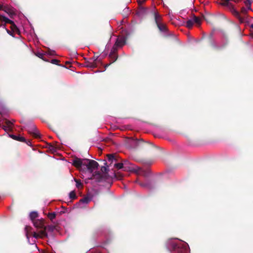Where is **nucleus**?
I'll return each mask as SVG.
<instances>
[{
  "label": "nucleus",
  "mask_w": 253,
  "mask_h": 253,
  "mask_svg": "<svg viewBox=\"0 0 253 253\" xmlns=\"http://www.w3.org/2000/svg\"><path fill=\"white\" fill-rule=\"evenodd\" d=\"M221 4L227 7L234 16L238 19L240 23H243L245 21V17L241 16L239 12L234 8V5L230 2V0H222Z\"/></svg>",
  "instance_id": "nucleus-1"
},
{
  "label": "nucleus",
  "mask_w": 253,
  "mask_h": 253,
  "mask_svg": "<svg viewBox=\"0 0 253 253\" xmlns=\"http://www.w3.org/2000/svg\"><path fill=\"white\" fill-rule=\"evenodd\" d=\"M90 160L75 158L73 161V165L83 171H86L88 163Z\"/></svg>",
  "instance_id": "nucleus-2"
},
{
  "label": "nucleus",
  "mask_w": 253,
  "mask_h": 253,
  "mask_svg": "<svg viewBox=\"0 0 253 253\" xmlns=\"http://www.w3.org/2000/svg\"><path fill=\"white\" fill-rule=\"evenodd\" d=\"M122 162L124 166V170L125 171H135L138 173L141 170L140 168L134 167L133 165L127 160H124Z\"/></svg>",
  "instance_id": "nucleus-3"
},
{
  "label": "nucleus",
  "mask_w": 253,
  "mask_h": 253,
  "mask_svg": "<svg viewBox=\"0 0 253 253\" xmlns=\"http://www.w3.org/2000/svg\"><path fill=\"white\" fill-rule=\"evenodd\" d=\"M209 42L211 45L217 50H219L222 48H225L228 44V42H223L220 45H217L212 40V36L211 35L209 37Z\"/></svg>",
  "instance_id": "nucleus-4"
},
{
  "label": "nucleus",
  "mask_w": 253,
  "mask_h": 253,
  "mask_svg": "<svg viewBox=\"0 0 253 253\" xmlns=\"http://www.w3.org/2000/svg\"><path fill=\"white\" fill-rule=\"evenodd\" d=\"M99 166L98 163L94 160H90L88 163V167L86 170L92 173L94 170L97 169Z\"/></svg>",
  "instance_id": "nucleus-5"
},
{
  "label": "nucleus",
  "mask_w": 253,
  "mask_h": 253,
  "mask_svg": "<svg viewBox=\"0 0 253 253\" xmlns=\"http://www.w3.org/2000/svg\"><path fill=\"white\" fill-rule=\"evenodd\" d=\"M28 132L32 134L35 138H40L41 135L39 131L37 129L36 126L34 124H31L30 129L28 130Z\"/></svg>",
  "instance_id": "nucleus-6"
},
{
  "label": "nucleus",
  "mask_w": 253,
  "mask_h": 253,
  "mask_svg": "<svg viewBox=\"0 0 253 253\" xmlns=\"http://www.w3.org/2000/svg\"><path fill=\"white\" fill-rule=\"evenodd\" d=\"M55 227L53 225H48L47 226H44V229L40 231V234L42 237H47V232H53Z\"/></svg>",
  "instance_id": "nucleus-7"
},
{
  "label": "nucleus",
  "mask_w": 253,
  "mask_h": 253,
  "mask_svg": "<svg viewBox=\"0 0 253 253\" xmlns=\"http://www.w3.org/2000/svg\"><path fill=\"white\" fill-rule=\"evenodd\" d=\"M148 13V9L143 5L138 6V10L136 12L137 14L140 17H142Z\"/></svg>",
  "instance_id": "nucleus-8"
},
{
  "label": "nucleus",
  "mask_w": 253,
  "mask_h": 253,
  "mask_svg": "<svg viewBox=\"0 0 253 253\" xmlns=\"http://www.w3.org/2000/svg\"><path fill=\"white\" fill-rule=\"evenodd\" d=\"M35 227L38 228L44 229V220L43 219H37L33 222Z\"/></svg>",
  "instance_id": "nucleus-9"
},
{
  "label": "nucleus",
  "mask_w": 253,
  "mask_h": 253,
  "mask_svg": "<svg viewBox=\"0 0 253 253\" xmlns=\"http://www.w3.org/2000/svg\"><path fill=\"white\" fill-rule=\"evenodd\" d=\"M126 42V38L124 36H120L117 38L115 44H116L119 47H122V46L125 44Z\"/></svg>",
  "instance_id": "nucleus-10"
},
{
  "label": "nucleus",
  "mask_w": 253,
  "mask_h": 253,
  "mask_svg": "<svg viewBox=\"0 0 253 253\" xmlns=\"http://www.w3.org/2000/svg\"><path fill=\"white\" fill-rule=\"evenodd\" d=\"M153 15L154 17V20L156 25L162 23V18L161 15H160L157 12H153Z\"/></svg>",
  "instance_id": "nucleus-11"
},
{
  "label": "nucleus",
  "mask_w": 253,
  "mask_h": 253,
  "mask_svg": "<svg viewBox=\"0 0 253 253\" xmlns=\"http://www.w3.org/2000/svg\"><path fill=\"white\" fill-rule=\"evenodd\" d=\"M157 26L160 32H163V33H165L166 34L168 33V28H167V26L165 24H164L163 22L160 24H157Z\"/></svg>",
  "instance_id": "nucleus-12"
},
{
  "label": "nucleus",
  "mask_w": 253,
  "mask_h": 253,
  "mask_svg": "<svg viewBox=\"0 0 253 253\" xmlns=\"http://www.w3.org/2000/svg\"><path fill=\"white\" fill-rule=\"evenodd\" d=\"M97 60V58L94 60H92V61H88L85 62V66L87 67L94 68L97 67V64L96 61Z\"/></svg>",
  "instance_id": "nucleus-13"
},
{
  "label": "nucleus",
  "mask_w": 253,
  "mask_h": 253,
  "mask_svg": "<svg viewBox=\"0 0 253 253\" xmlns=\"http://www.w3.org/2000/svg\"><path fill=\"white\" fill-rule=\"evenodd\" d=\"M32 228L29 226H26L25 228L26 235L28 239H29L30 236L33 234V232L32 231Z\"/></svg>",
  "instance_id": "nucleus-14"
},
{
  "label": "nucleus",
  "mask_w": 253,
  "mask_h": 253,
  "mask_svg": "<svg viewBox=\"0 0 253 253\" xmlns=\"http://www.w3.org/2000/svg\"><path fill=\"white\" fill-rule=\"evenodd\" d=\"M4 124L3 125V128L4 130H8L11 129L12 126L13 125V123L8 120H5Z\"/></svg>",
  "instance_id": "nucleus-15"
},
{
  "label": "nucleus",
  "mask_w": 253,
  "mask_h": 253,
  "mask_svg": "<svg viewBox=\"0 0 253 253\" xmlns=\"http://www.w3.org/2000/svg\"><path fill=\"white\" fill-rule=\"evenodd\" d=\"M9 136L11 138L17 141L20 142L26 141V139L24 137L20 136V135L17 136L14 134H10Z\"/></svg>",
  "instance_id": "nucleus-16"
},
{
  "label": "nucleus",
  "mask_w": 253,
  "mask_h": 253,
  "mask_svg": "<svg viewBox=\"0 0 253 253\" xmlns=\"http://www.w3.org/2000/svg\"><path fill=\"white\" fill-rule=\"evenodd\" d=\"M113 55L112 56H110V53L109 54V57L110 59V61H111V62L108 65H107L106 66V67L107 66H109L111 64L114 63V62H115L117 59H118V55L117 54H116V53H113L112 54Z\"/></svg>",
  "instance_id": "nucleus-17"
},
{
  "label": "nucleus",
  "mask_w": 253,
  "mask_h": 253,
  "mask_svg": "<svg viewBox=\"0 0 253 253\" xmlns=\"http://www.w3.org/2000/svg\"><path fill=\"white\" fill-rule=\"evenodd\" d=\"M10 28L12 32L20 34V31L14 22L10 25Z\"/></svg>",
  "instance_id": "nucleus-18"
},
{
  "label": "nucleus",
  "mask_w": 253,
  "mask_h": 253,
  "mask_svg": "<svg viewBox=\"0 0 253 253\" xmlns=\"http://www.w3.org/2000/svg\"><path fill=\"white\" fill-rule=\"evenodd\" d=\"M30 219L33 222L36 220L35 219L38 217V213L36 211H32L30 214Z\"/></svg>",
  "instance_id": "nucleus-19"
},
{
  "label": "nucleus",
  "mask_w": 253,
  "mask_h": 253,
  "mask_svg": "<svg viewBox=\"0 0 253 253\" xmlns=\"http://www.w3.org/2000/svg\"><path fill=\"white\" fill-rule=\"evenodd\" d=\"M91 201V198L88 197H85L81 199L79 201V204L84 203L85 204H88Z\"/></svg>",
  "instance_id": "nucleus-20"
},
{
  "label": "nucleus",
  "mask_w": 253,
  "mask_h": 253,
  "mask_svg": "<svg viewBox=\"0 0 253 253\" xmlns=\"http://www.w3.org/2000/svg\"><path fill=\"white\" fill-rule=\"evenodd\" d=\"M133 141H134L133 142H134V144L135 145L136 147L141 146L144 144L143 140L142 139H135L133 140Z\"/></svg>",
  "instance_id": "nucleus-21"
},
{
  "label": "nucleus",
  "mask_w": 253,
  "mask_h": 253,
  "mask_svg": "<svg viewBox=\"0 0 253 253\" xmlns=\"http://www.w3.org/2000/svg\"><path fill=\"white\" fill-rule=\"evenodd\" d=\"M56 214L55 212H48L47 214V217L51 221H53V219L56 217Z\"/></svg>",
  "instance_id": "nucleus-22"
},
{
  "label": "nucleus",
  "mask_w": 253,
  "mask_h": 253,
  "mask_svg": "<svg viewBox=\"0 0 253 253\" xmlns=\"http://www.w3.org/2000/svg\"><path fill=\"white\" fill-rule=\"evenodd\" d=\"M1 20L2 21L4 22L5 23L10 24V25L11 24H13V23L14 22L13 21L10 20L9 19H8V18H7L5 16H2Z\"/></svg>",
  "instance_id": "nucleus-23"
},
{
  "label": "nucleus",
  "mask_w": 253,
  "mask_h": 253,
  "mask_svg": "<svg viewBox=\"0 0 253 253\" xmlns=\"http://www.w3.org/2000/svg\"><path fill=\"white\" fill-rule=\"evenodd\" d=\"M194 22L192 20H188L186 21V27L188 29H191L193 26Z\"/></svg>",
  "instance_id": "nucleus-24"
},
{
  "label": "nucleus",
  "mask_w": 253,
  "mask_h": 253,
  "mask_svg": "<svg viewBox=\"0 0 253 253\" xmlns=\"http://www.w3.org/2000/svg\"><path fill=\"white\" fill-rule=\"evenodd\" d=\"M118 47H119L117 45H116V44L114 45V46H113V47L111 50V52H110V56H112L113 55L112 54L113 53L117 54Z\"/></svg>",
  "instance_id": "nucleus-25"
},
{
  "label": "nucleus",
  "mask_w": 253,
  "mask_h": 253,
  "mask_svg": "<svg viewBox=\"0 0 253 253\" xmlns=\"http://www.w3.org/2000/svg\"><path fill=\"white\" fill-rule=\"evenodd\" d=\"M116 156L114 154H108L107 157L109 161H111L112 162L114 160L117 161Z\"/></svg>",
  "instance_id": "nucleus-26"
},
{
  "label": "nucleus",
  "mask_w": 253,
  "mask_h": 253,
  "mask_svg": "<svg viewBox=\"0 0 253 253\" xmlns=\"http://www.w3.org/2000/svg\"><path fill=\"white\" fill-rule=\"evenodd\" d=\"M69 197L72 200H74L77 198L76 193L74 191H72L70 192Z\"/></svg>",
  "instance_id": "nucleus-27"
},
{
  "label": "nucleus",
  "mask_w": 253,
  "mask_h": 253,
  "mask_svg": "<svg viewBox=\"0 0 253 253\" xmlns=\"http://www.w3.org/2000/svg\"><path fill=\"white\" fill-rule=\"evenodd\" d=\"M74 179H75V182H76V187L79 189L82 188L83 186V185L82 183L80 181V180H79L77 179H76V178H75Z\"/></svg>",
  "instance_id": "nucleus-28"
},
{
  "label": "nucleus",
  "mask_w": 253,
  "mask_h": 253,
  "mask_svg": "<svg viewBox=\"0 0 253 253\" xmlns=\"http://www.w3.org/2000/svg\"><path fill=\"white\" fill-rule=\"evenodd\" d=\"M193 19H194V23H196L198 25L201 24V19L199 17L196 16L195 15H193Z\"/></svg>",
  "instance_id": "nucleus-29"
},
{
  "label": "nucleus",
  "mask_w": 253,
  "mask_h": 253,
  "mask_svg": "<svg viewBox=\"0 0 253 253\" xmlns=\"http://www.w3.org/2000/svg\"><path fill=\"white\" fill-rule=\"evenodd\" d=\"M114 167L118 169H124V166L123 162L118 163L114 164Z\"/></svg>",
  "instance_id": "nucleus-30"
},
{
  "label": "nucleus",
  "mask_w": 253,
  "mask_h": 253,
  "mask_svg": "<svg viewBox=\"0 0 253 253\" xmlns=\"http://www.w3.org/2000/svg\"><path fill=\"white\" fill-rule=\"evenodd\" d=\"M107 167H108L102 166L101 168V170L102 173H107L108 172V171H109V169H108Z\"/></svg>",
  "instance_id": "nucleus-31"
},
{
  "label": "nucleus",
  "mask_w": 253,
  "mask_h": 253,
  "mask_svg": "<svg viewBox=\"0 0 253 253\" xmlns=\"http://www.w3.org/2000/svg\"><path fill=\"white\" fill-rule=\"evenodd\" d=\"M35 54L38 57L42 59L43 60H45V59L43 58L44 57V54L43 53L38 52H37Z\"/></svg>",
  "instance_id": "nucleus-32"
},
{
  "label": "nucleus",
  "mask_w": 253,
  "mask_h": 253,
  "mask_svg": "<svg viewBox=\"0 0 253 253\" xmlns=\"http://www.w3.org/2000/svg\"><path fill=\"white\" fill-rule=\"evenodd\" d=\"M32 235H33V236L34 238H35L36 239H38L39 237L43 238L42 237V236H41V235L40 234V232L39 233V234H38V233H37L35 232H33Z\"/></svg>",
  "instance_id": "nucleus-33"
},
{
  "label": "nucleus",
  "mask_w": 253,
  "mask_h": 253,
  "mask_svg": "<svg viewBox=\"0 0 253 253\" xmlns=\"http://www.w3.org/2000/svg\"><path fill=\"white\" fill-rule=\"evenodd\" d=\"M241 12L242 13L245 14V15L244 16H242V17H245V21H246V15L245 14L247 13V9L246 8H245V7H242V9H241ZM246 21H245L244 23H245Z\"/></svg>",
  "instance_id": "nucleus-34"
},
{
  "label": "nucleus",
  "mask_w": 253,
  "mask_h": 253,
  "mask_svg": "<svg viewBox=\"0 0 253 253\" xmlns=\"http://www.w3.org/2000/svg\"><path fill=\"white\" fill-rule=\"evenodd\" d=\"M245 4L246 5L247 7H248V9H251V3L250 1V0H246L245 1Z\"/></svg>",
  "instance_id": "nucleus-35"
},
{
  "label": "nucleus",
  "mask_w": 253,
  "mask_h": 253,
  "mask_svg": "<svg viewBox=\"0 0 253 253\" xmlns=\"http://www.w3.org/2000/svg\"><path fill=\"white\" fill-rule=\"evenodd\" d=\"M93 176H96L97 178H99L100 179L102 178L101 174H100L99 171H96L95 172L94 174H93Z\"/></svg>",
  "instance_id": "nucleus-36"
},
{
  "label": "nucleus",
  "mask_w": 253,
  "mask_h": 253,
  "mask_svg": "<svg viewBox=\"0 0 253 253\" xmlns=\"http://www.w3.org/2000/svg\"><path fill=\"white\" fill-rule=\"evenodd\" d=\"M59 62V61L58 60L55 59L51 60V63H52L53 64H56V65H59L58 64Z\"/></svg>",
  "instance_id": "nucleus-37"
},
{
  "label": "nucleus",
  "mask_w": 253,
  "mask_h": 253,
  "mask_svg": "<svg viewBox=\"0 0 253 253\" xmlns=\"http://www.w3.org/2000/svg\"><path fill=\"white\" fill-rule=\"evenodd\" d=\"M146 0H138V6L142 5V4Z\"/></svg>",
  "instance_id": "nucleus-38"
},
{
  "label": "nucleus",
  "mask_w": 253,
  "mask_h": 253,
  "mask_svg": "<svg viewBox=\"0 0 253 253\" xmlns=\"http://www.w3.org/2000/svg\"><path fill=\"white\" fill-rule=\"evenodd\" d=\"M24 142L26 143L29 146H31L32 145V143L31 142L30 140H27L26 139V141H24Z\"/></svg>",
  "instance_id": "nucleus-39"
},
{
  "label": "nucleus",
  "mask_w": 253,
  "mask_h": 253,
  "mask_svg": "<svg viewBox=\"0 0 253 253\" xmlns=\"http://www.w3.org/2000/svg\"><path fill=\"white\" fill-rule=\"evenodd\" d=\"M7 32L10 35H11L13 37H14V35L12 34V32L9 31V30H7Z\"/></svg>",
  "instance_id": "nucleus-40"
},
{
  "label": "nucleus",
  "mask_w": 253,
  "mask_h": 253,
  "mask_svg": "<svg viewBox=\"0 0 253 253\" xmlns=\"http://www.w3.org/2000/svg\"><path fill=\"white\" fill-rule=\"evenodd\" d=\"M230 1H233L236 3H238L241 1V0H230Z\"/></svg>",
  "instance_id": "nucleus-41"
},
{
  "label": "nucleus",
  "mask_w": 253,
  "mask_h": 253,
  "mask_svg": "<svg viewBox=\"0 0 253 253\" xmlns=\"http://www.w3.org/2000/svg\"><path fill=\"white\" fill-rule=\"evenodd\" d=\"M54 52H55V51H51V52L49 53V54H50V55H54Z\"/></svg>",
  "instance_id": "nucleus-42"
},
{
  "label": "nucleus",
  "mask_w": 253,
  "mask_h": 253,
  "mask_svg": "<svg viewBox=\"0 0 253 253\" xmlns=\"http://www.w3.org/2000/svg\"><path fill=\"white\" fill-rule=\"evenodd\" d=\"M49 148H50V150H53V149H55V148L54 147V146H52V145H51V146H50Z\"/></svg>",
  "instance_id": "nucleus-43"
},
{
  "label": "nucleus",
  "mask_w": 253,
  "mask_h": 253,
  "mask_svg": "<svg viewBox=\"0 0 253 253\" xmlns=\"http://www.w3.org/2000/svg\"><path fill=\"white\" fill-rule=\"evenodd\" d=\"M96 58H97V57H93V58H92V59H90V60L92 61V60H94V59H95Z\"/></svg>",
  "instance_id": "nucleus-44"
},
{
  "label": "nucleus",
  "mask_w": 253,
  "mask_h": 253,
  "mask_svg": "<svg viewBox=\"0 0 253 253\" xmlns=\"http://www.w3.org/2000/svg\"><path fill=\"white\" fill-rule=\"evenodd\" d=\"M251 28L253 29V23L251 25Z\"/></svg>",
  "instance_id": "nucleus-45"
},
{
  "label": "nucleus",
  "mask_w": 253,
  "mask_h": 253,
  "mask_svg": "<svg viewBox=\"0 0 253 253\" xmlns=\"http://www.w3.org/2000/svg\"><path fill=\"white\" fill-rule=\"evenodd\" d=\"M140 185L142 186H145V184H141Z\"/></svg>",
  "instance_id": "nucleus-46"
},
{
  "label": "nucleus",
  "mask_w": 253,
  "mask_h": 253,
  "mask_svg": "<svg viewBox=\"0 0 253 253\" xmlns=\"http://www.w3.org/2000/svg\"><path fill=\"white\" fill-rule=\"evenodd\" d=\"M2 8V5L0 4V10Z\"/></svg>",
  "instance_id": "nucleus-47"
},
{
  "label": "nucleus",
  "mask_w": 253,
  "mask_h": 253,
  "mask_svg": "<svg viewBox=\"0 0 253 253\" xmlns=\"http://www.w3.org/2000/svg\"><path fill=\"white\" fill-rule=\"evenodd\" d=\"M5 11L6 12V13H9V12L10 13H11V12L10 11H7L6 10H5Z\"/></svg>",
  "instance_id": "nucleus-48"
},
{
  "label": "nucleus",
  "mask_w": 253,
  "mask_h": 253,
  "mask_svg": "<svg viewBox=\"0 0 253 253\" xmlns=\"http://www.w3.org/2000/svg\"><path fill=\"white\" fill-rule=\"evenodd\" d=\"M66 64H69V62L67 61V62H66Z\"/></svg>",
  "instance_id": "nucleus-49"
},
{
  "label": "nucleus",
  "mask_w": 253,
  "mask_h": 253,
  "mask_svg": "<svg viewBox=\"0 0 253 253\" xmlns=\"http://www.w3.org/2000/svg\"><path fill=\"white\" fill-rule=\"evenodd\" d=\"M104 164L106 165L107 164V163H106V162H105V163H104Z\"/></svg>",
  "instance_id": "nucleus-50"
}]
</instances>
